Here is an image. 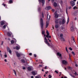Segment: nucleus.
Wrapping results in <instances>:
<instances>
[{
	"instance_id": "f257e3e1",
	"label": "nucleus",
	"mask_w": 78,
	"mask_h": 78,
	"mask_svg": "<svg viewBox=\"0 0 78 78\" xmlns=\"http://www.w3.org/2000/svg\"><path fill=\"white\" fill-rule=\"evenodd\" d=\"M40 25L42 29L43 30V27H44V22H43V19L44 18V14L42 12L40 16Z\"/></svg>"
},
{
	"instance_id": "f03ea898",
	"label": "nucleus",
	"mask_w": 78,
	"mask_h": 78,
	"mask_svg": "<svg viewBox=\"0 0 78 78\" xmlns=\"http://www.w3.org/2000/svg\"><path fill=\"white\" fill-rule=\"evenodd\" d=\"M44 42L45 43L47 44V45H48V46H50V43H48V42L47 41V38H46V37H44Z\"/></svg>"
},
{
	"instance_id": "7ed1b4c3",
	"label": "nucleus",
	"mask_w": 78,
	"mask_h": 78,
	"mask_svg": "<svg viewBox=\"0 0 78 78\" xmlns=\"http://www.w3.org/2000/svg\"><path fill=\"white\" fill-rule=\"evenodd\" d=\"M46 33L47 34L46 36V37H47L48 38V37H49V38H51V36H49V32H48V30H47Z\"/></svg>"
},
{
	"instance_id": "20e7f679",
	"label": "nucleus",
	"mask_w": 78,
	"mask_h": 78,
	"mask_svg": "<svg viewBox=\"0 0 78 78\" xmlns=\"http://www.w3.org/2000/svg\"><path fill=\"white\" fill-rule=\"evenodd\" d=\"M70 4L72 6H75V2L73 1H71L70 2Z\"/></svg>"
},
{
	"instance_id": "39448f33",
	"label": "nucleus",
	"mask_w": 78,
	"mask_h": 78,
	"mask_svg": "<svg viewBox=\"0 0 78 78\" xmlns=\"http://www.w3.org/2000/svg\"><path fill=\"white\" fill-rule=\"evenodd\" d=\"M62 64H65V65H66V64H68V62H67V61L65 60H62Z\"/></svg>"
},
{
	"instance_id": "423d86ee",
	"label": "nucleus",
	"mask_w": 78,
	"mask_h": 78,
	"mask_svg": "<svg viewBox=\"0 0 78 78\" xmlns=\"http://www.w3.org/2000/svg\"><path fill=\"white\" fill-rule=\"evenodd\" d=\"M70 29L72 31H74V30H75V29L74 28V25H73V24H72Z\"/></svg>"
},
{
	"instance_id": "0eeeda50",
	"label": "nucleus",
	"mask_w": 78,
	"mask_h": 78,
	"mask_svg": "<svg viewBox=\"0 0 78 78\" xmlns=\"http://www.w3.org/2000/svg\"><path fill=\"white\" fill-rule=\"evenodd\" d=\"M40 2H41L42 3V6H44V5L45 4V0H39Z\"/></svg>"
},
{
	"instance_id": "6e6552de",
	"label": "nucleus",
	"mask_w": 78,
	"mask_h": 78,
	"mask_svg": "<svg viewBox=\"0 0 78 78\" xmlns=\"http://www.w3.org/2000/svg\"><path fill=\"white\" fill-rule=\"evenodd\" d=\"M57 55L58 56H60L61 59H62V55L61 54H60L59 52H58L57 53Z\"/></svg>"
},
{
	"instance_id": "1a4fd4ad",
	"label": "nucleus",
	"mask_w": 78,
	"mask_h": 78,
	"mask_svg": "<svg viewBox=\"0 0 78 78\" xmlns=\"http://www.w3.org/2000/svg\"><path fill=\"white\" fill-rule=\"evenodd\" d=\"M45 9L46 10H49V9H51V6L46 7L45 8Z\"/></svg>"
},
{
	"instance_id": "9d476101",
	"label": "nucleus",
	"mask_w": 78,
	"mask_h": 78,
	"mask_svg": "<svg viewBox=\"0 0 78 78\" xmlns=\"http://www.w3.org/2000/svg\"><path fill=\"white\" fill-rule=\"evenodd\" d=\"M55 18H58V14L56 13V12H55Z\"/></svg>"
},
{
	"instance_id": "9b49d317",
	"label": "nucleus",
	"mask_w": 78,
	"mask_h": 78,
	"mask_svg": "<svg viewBox=\"0 0 78 78\" xmlns=\"http://www.w3.org/2000/svg\"><path fill=\"white\" fill-rule=\"evenodd\" d=\"M31 73L34 75V76H35L36 75V73L34 71H32L31 72Z\"/></svg>"
},
{
	"instance_id": "f8f14e48",
	"label": "nucleus",
	"mask_w": 78,
	"mask_h": 78,
	"mask_svg": "<svg viewBox=\"0 0 78 78\" xmlns=\"http://www.w3.org/2000/svg\"><path fill=\"white\" fill-rule=\"evenodd\" d=\"M47 17L48 19L50 20V15H49L48 14L47 15Z\"/></svg>"
},
{
	"instance_id": "ddd939ff",
	"label": "nucleus",
	"mask_w": 78,
	"mask_h": 78,
	"mask_svg": "<svg viewBox=\"0 0 78 78\" xmlns=\"http://www.w3.org/2000/svg\"><path fill=\"white\" fill-rule=\"evenodd\" d=\"M16 50H19L20 48V46H16L15 47Z\"/></svg>"
},
{
	"instance_id": "4468645a",
	"label": "nucleus",
	"mask_w": 78,
	"mask_h": 78,
	"mask_svg": "<svg viewBox=\"0 0 78 78\" xmlns=\"http://www.w3.org/2000/svg\"><path fill=\"white\" fill-rule=\"evenodd\" d=\"M48 24H49L48 22H46V28H47V27H48Z\"/></svg>"
},
{
	"instance_id": "2eb2a0df",
	"label": "nucleus",
	"mask_w": 78,
	"mask_h": 78,
	"mask_svg": "<svg viewBox=\"0 0 78 78\" xmlns=\"http://www.w3.org/2000/svg\"><path fill=\"white\" fill-rule=\"evenodd\" d=\"M16 56L17 57H20V54L19 53H16Z\"/></svg>"
},
{
	"instance_id": "dca6fc26",
	"label": "nucleus",
	"mask_w": 78,
	"mask_h": 78,
	"mask_svg": "<svg viewBox=\"0 0 78 78\" xmlns=\"http://www.w3.org/2000/svg\"><path fill=\"white\" fill-rule=\"evenodd\" d=\"M72 39L73 41V42H75V38H74L73 37H72Z\"/></svg>"
},
{
	"instance_id": "f3484780",
	"label": "nucleus",
	"mask_w": 78,
	"mask_h": 78,
	"mask_svg": "<svg viewBox=\"0 0 78 78\" xmlns=\"http://www.w3.org/2000/svg\"><path fill=\"white\" fill-rule=\"evenodd\" d=\"M13 72H14L16 76H17V74H16V71L15 70L13 69Z\"/></svg>"
},
{
	"instance_id": "a211bd4d",
	"label": "nucleus",
	"mask_w": 78,
	"mask_h": 78,
	"mask_svg": "<svg viewBox=\"0 0 78 78\" xmlns=\"http://www.w3.org/2000/svg\"><path fill=\"white\" fill-rule=\"evenodd\" d=\"M54 6L55 7H56L57 6V4L56 2H54Z\"/></svg>"
},
{
	"instance_id": "6ab92c4d",
	"label": "nucleus",
	"mask_w": 78,
	"mask_h": 78,
	"mask_svg": "<svg viewBox=\"0 0 78 78\" xmlns=\"http://www.w3.org/2000/svg\"><path fill=\"white\" fill-rule=\"evenodd\" d=\"M55 27L56 28H58V27H59V25L56 24V25H55Z\"/></svg>"
},
{
	"instance_id": "aec40b11",
	"label": "nucleus",
	"mask_w": 78,
	"mask_h": 78,
	"mask_svg": "<svg viewBox=\"0 0 78 78\" xmlns=\"http://www.w3.org/2000/svg\"><path fill=\"white\" fill-rule=\"evenodd\" d=\"M5 24V22H4L2 21L1 22V25H3Z\"/></svg>"
},
{
	"instance_id": "412c9836",
	"label": "nucleus",
	"mask_w": 78,
	"mask_h": 78,
	"mask_svg": "<svg viewBox=\"0 0 78 78\" xmlns=\"http://www.w3.org/2000/svg\"><path fill=\"white\" fill-rule=\"evenodd\" d=\"M28 70L30 71L31 70V68H30V67H28L27 68Z\"/></svg>"
},
{
	"instance_id": "4be33fe9",
	"label": "nucleus",
	"mask_w": 78,
	"mask_h": 78,
	"mask_svg": "<svg viewBox=\"0 0 78 78\" xmlns=\"http://www.w3.org/2000/svg\"><path fill=\"white\" fill-rule=\"evenodd\" d=\"M62 24H64V23H65V20H64V19L62 20Z\"/></svg>"
},
{
	"instance_id": "5701e85b",
	"label": "nucleus",
	"mask_w": 78,
	"mask_h": 78,
	"mask_svg": "<svg viewBox=\"0 0 78 78\" xmlns=\"http://www.w3.org/2000/svg\"><path fill=\"white\" fill-rule=\"evenodd\" d=\"M61 40L62 41H65V39H64V38L63 37L62 38H61Z\"/></svg>"
},
{
	"instance_id": "b1692460",
	"label": "nucleus",
	"mask_w": 78,
	"mask_h": 78,
	"mask_svg": "<svg viewBox=\"0 0 78 78\" xmlns=\"http://www.w3.org/2000/svg\"><path fill=\"white\" fill-rule=\"evenodd\" d=\"M21 62H23V63H25V60L23 59H22L21 60Z\"/></svg>"
},
{
	"instance_id": "393cba45",
	"label": "nucleus",
	"mask_w": 78,
	"mask_h": 78,
	"mask_svg": "<svg viewBox=\"0 0 78 78\" xmlns=\"http://www.w3.org/2000/svg\"><path fill=\"white\" fill-rule=\"evenodd\" d=\"M6 26H7V25H4L3 26V28L4 29H5L6 28Z\"/></svg>"
},
{
	"instance_id": "a878e982",
	"label": "nucleus",
	"mask_w": 78,
	"mask_h": 78,
	"mask_svg": "<svg viewBox=\"0 0 78 78\" xmlns=\"http://www.w3.org/2000/svg\"><path fill=\"white\" fill-rule=\"evenodd\" d=\"M61 30H65V28H64V27L62 26L61 27Z\"/></svg>"
},
{
	"instance_id": "bb28decb",
	"label": "nucleus",
	"mask_w": 78,
	"mask_h": 78,
	"mask_svg": "<svg viewBox=\"0 0 78 78\" xmlns=\"http://www.w3.org/2000/svg\"><path fill=\"white\" fill-rule=\"evenodd\" d=\"M7 51H8L9 50H10L11 49H10V48H9V47H7Z\"/></svg>"
},
{
	"instance_id": "cd10ccee",
	"label": "nucleus",
	"mask_w": 78,
	"mask_h": 78,
	"mask_svg": "<svg viewBox=\"0 0 78 78\" xmlns=\"http://www.w3.org/2000/svg\"><path fill=\"white\" fill-rule=\"evenodd\" d=\"M7 35L9 36H11V34H10V33H9V32H8L7 33Z\"/></svg>"
},
{
	"instance_id": "c85d7f7f",
	"label": "nucleus",
	"mask_w": 78,
	"mask_h": 78,
	"mask_svg": "<svg viewBox=\"0 0 78 78\" xmlns=\"http://www.w3.org/2000/svg\"><path fill=\"white\" fill-rule=\"evenodd\" d=\"M11 44H14V40H12L11 41Z\"/></svg>"
},
{
	"instance_id": "c756f323",
	"label": "nucleus",
	"mask_w": 78,
	"mask_h": 78,
	"mask_svg": "<svg viewBox=\"0 0 78 78\" xmlns=\"http://www.w3.org/2000/svg\"><path fill=\"white\" fill-rule=\"evenodd\" d=\"M59 25H61V24H62V21H60L59 22Z\"/></svg>"
},
{
	"instance_id": "7c9ffc66",
	"label": "nucleus",
	"mask_w": 78,
	"mask_h": 78,
	"mask_svg": "<svg viewBox=\"0 0 78 78\" xmlns=\"http://www.w3.org/2000/svg\"><path fill=\"white\" fill-rule=\"evenodd\" d=\"M68 9H67V8L66 9V12L67 14H68V11L67 10Z\"/></svg>"
},
{
	"instance_id": "2f4dec72",
	"label": "nucleus",
	"mask_w": 78,
	"mask_h": 78,
	"mask_svg": "<svg viewBox=\"0 0 78 78\" xmlns=\"http://www.w3.org/2000/svg\"><path fill=\"white\" fill-rule=\"evenodd\" d=\"M63 36V34H61L60 35V37H61V38H62V37H62V36Z\"/></svg>"
},
{
	"instance_id": "473e14b6",
	"label": "nucleus",
	"mask_w": 78,
	"mask_h": 78,
	"mask_svg": "<svg viewBox=\"0 0 78 78\" xmlns=\"http://www.w3.org/2000/svg\"><path fill=\"white\" fill-rule=\"evenodd\" d=\"M8 51L9 52V53H10V54H11V53H12V51H11V50H9Z\"/></svg>"
},
{
	"instance_id": "72a5a7b5",
	"label": "nucleus",
	"mask_w": 78,
	"mask_h": 78,
	"mask_svg": "<svg viewBox=\"0 0 78 78\" xmlns=\"http://www.w3.org/2000/svg\"><path fill=\"white\" fill-rule=\"evenodd\" d=\"M9 3H12V0H10L9 1Z\"/></svg>"
},
{
	"instance_id": "f704fd0d",
	"label": "nucleus",
	"mask_w": 78,
	"mask_h": 78,
	"mask_svg": "<svg viewBox=\"0 0 78 78\" xmlns=\"http://www.w3.org/2000/svg\"><path fill=\"white\" fill-rule=\"evenodd\" d=\"M77 8H78L76 7V6L74 7L73 8V9H77Z\"/></svg>"
},
{
	"instance_id": "c9c22d12",
	"label": "nucleus",
	"mask_w": 78,
	"mask_h": 78,
	"mask_svg": "<svg viewBox=\"0 0 78 78\" xmlns=\"http://www.w3.org/2000/svg\"><path fill=\"white\" fill-rule=\"evenodd\" d=\"M66 51L68 53H69V52L68 51V50H67V47H66Z\"/></svg>"
},
{
	"instance_id": "e433bc0d",
	"label": "nucleus",
	"mask_w": 78,
	"mask_h": 78,
	"mask_svg": "<svg viewBox=\"0 0 78 78\" xmlns=\"http://www.w3.org/2000/svg\"><path fill=\"white\" fill-rule=\"evenodd\" d=\"M55 22L56 23H58V20H56L55 21Z\"/></svg>"
},
{
	"instance_id": "4c0bfd02",
	"label": "nucleus",
	"mask_w": 78,
	"mask_h": 78,
	"mask_svg": "<svg viewBox=\"0 0 78 78\" xmlns=\"http://www.w3.org/2000/svg\"><path fill=\"white\" fill-rule=\"evenodd\" d=\"M51 77H52V76H51V75H49L48 76V77L49 78H51Z\"/></svg>"
},
{
	"instance_id": "58836bf2",
	"label": "nucleus",
	"mask_w": 78,
	"mask_h": 78,
	"mask_svg": "<svg viewBox=\"0 0 78 78\" xmlns=\"http://www.w3.org/2000/svg\"><path fill=\"white\" fill-rule=\"evenodd\" d=\"M60 3L61 5H62V0L60 1Z\"/></svg>"
},
{
	"instance_id": "ea45409f",
	"label": "nucleus",
	"mask_w": 78,
	"mask_h": 78,
	"mask_svg": "<svg viewBox=\"0 0 78 78\" xmlns=\"http://www.w3.org/2000/svg\"><path fill=\"white\" fill-rule=\"evenodd\" d=\"M44 31H42V34L44 35Z\"/></svg>"
},
{
	"instance_id": "a19ab883",
	"label": "nucleus",
	"mask_w": 78,
	"mask_h": 78,
	"mask_svg": "<svg viewBox=\"0 0 78 78\" xmlns=\"http://www.w3.org/2000/svg\"><path fill=\"white\" fill-rule=\"evenodd\" d=\"M69 50H70L71 51H72V48H71V47H70L69 48Z\"/></svg>"
},
{
	"instance_id": "79ce46f5",
	"label": "nucleus",
	"mask_w": 78,
	"mask_h": 78,
	"mask_svg": "<svg viewBox=\"0 0 78 78\" xmlns=\"http://www.w3.org/2000/svg\"><path fill=\"white\" fill-rule=\"evenodd\" d=\"M72 54H73V55H75V53H74V52L73 51L72 52Z\"/></svg>"
},
{
	"instance_id": "37998d69",
	"label": "nucleus",
	"mask_w": 78,
	"mask_h": 78,
	"mask_svg": "<svg viewBox=\"0 0 78 78\" xmlns=\"http://www.w3.org/2000/svg\"><path fill=\"white\" fill-rule=\"evenodd\" d=\"M2 5H3L4 6H6V4H4V3H3L2 4Z\"/></svg>"
},
{
	"instance_id": "c03bdc74",
	"label": "nucleus",
	"mask_w": 78,
	"mask_h": 78,
	"mask_svg": "<svg viewBox=\"0 0 78 78\" xmlns=\"http://www.w3.org/2000/svg\"><path fill=\"white\" fill-rule=\"evenodd\" d=\"M52 11L53 12H55V10L53 9H52Z\"/></svg>"
},
{
	"instance_id": "a18cd8bd",
	"label": "nucleus",
	"mask_w": 78,
	"mask_h": 78,
	"mask_svg": "<svg viewBox=\"0 0 78 78\" xmlns=\"http://www.w3.org/2000/svg\"><path fill=\"white\" fill-rule=\"evenodd\" d=\"M55 72L57 73H58V71H56V70H55Z\"/></svg>"
},
{
	"instance_id": "49530a36",
	"label": "nucleus",
	"mask_w": 78,
	"mask_h": 78,
	"mask_svg": "<svg viewBox=\"0 0 78 78\" xmlns=\"http://www.w3.org/2000/svg\"><path fill=\"white\" fill-rule=\"evenodd\" d=\"M29 55L30 56H31V55H32V53H30L29 54Z\"/></svg>"
},
{
	"instance_id": "de8ad7c7",
	"label": "nucleus",
	"mask_w": 78,
	"mask_h": 78,
	"mask_svg": "<svg viewBox=\"0 0 78 78\" xmlns=\"http://www.w3.org/2000/svg\"><path fill=\"white\" fill-rule=\"evenodd\" d=\"M4 56H5V58H6L7 57V55L6 54Z\"/></svg>"
},
{
	"instance_id": "09e8293b",
	"label": "nucleus",
	"mask_w": 78,
	"mask_h": 78,
	"mask_svg": "<svg viewBox=\"0 0 78 78\" xmlns=\"http://www.w3.org/2000/svg\"><path fill=\"white\" fill-rule=\"evenodd\" d=\"M0 55L1 58H3V57L2 56V55L1 53H0Z\"/></svg>"
},
{
	"instance_id": "8fccbe9b",
	"label": "nucleus",
	"mask_w": 78,
	"mask_h": 78,
	"mask_svg": "<svg viewBox=\"0 0 78 78\" xmlns=\"http://www.w3.org/2000/svg\"><path fill=\"white\" fill-rule=\"evenodd\" d=\"M74 74L76 76V75H77V73H76V72H75Z\"/></svg>"
},
{
	"instance_id": "3c124183",
	"label": "nucleus",
	"mask_w": 78,
	"mask_h": 78,
	"mask_svg": "<svg viewBox=\"0 0 78 78\" xmlns=\"http://www.w3.org/2000/svg\"><path fill=\"white\" fill-rule=\"evenodd\" d=\"M34 57H37V55H36V54H35L34 55Z\"/></svg>"
},
{
	"instance_id": "603ef678",
	"label": "nucleus",
	"mask_w": 78,
	"mask_h": 78,
	"mask_svg": "<svg viewBox=\"0 0 78 78\" xmlns=\"http://www.w3.org/2000/svg\"><path fill=\"white\" fill-rule=\"evenodd\" d=\"M3 42H4L3 41H2L1 44V45H3Z\"/></svg>"
},
{
	"instance_id": "864d4df0",
	"label": "nucleus",
	"mask_w": 78,
	"mask_h": 78,
	"mask_svg": "<svg viewBox=\"0 0 78 78\" xmlns=\"http://www.w3.org/2000/svg\"><path fill=\"white\" fill-rule=\"evenodd\" d=\"M68 69H71V67L70 66H68Z\"/></svg>"
},
{
	"instance_id": "5fc2aeb1",
	"label": "nucleus",
	"mask_w": 78,
	"mask_h": 78,
	"mask_svg": "<svg viewBox=\"0 0 78 78\" xmlns=\"http://www.w3.org/2000/svg\"><path fill=\"white\" fill-rule=\"evenodd\" d=\"M23 70L26 69V68H25V67H23Z\"/></svg>"
},
{
	"instance_id": "6e6d98bb",
	"label": "nucleus",
	"mask_w": 78,
	"mask_h": 78,
	"mask_svg": "<svg viewBox=\"0 0 78 78\" xmlns=\"http://www.w3.org/2000/svg\"><path fill=\"white\" fill-rule=\"evenodd\" d=\"M47 66H45L44 69H47Z\"/></svg>"
},
{
	"instance_id": "4d7b16f0",
	"label": "nucleus",
	"mask_w": 78,
	"mask_h": 78,
	"mask_svg": "<svg viewBox=\"0 0 78 78\" xmlns=\"http://www.w3.org/2000/svg\"><path fill=\"white\" fill-rule=\"evenodd\" d=\"M67 22H69V18H68V21Z\"/></svg>"
},
{
	"instance_id": "13d9d810",
	"label": "nucleus",
	"mask_w": 78,
	"mask_h": 78,
	"mask_svg": "<svg viewBox=\"0 0 78 78\" xmlns=\"http://www.w3.org/2000/svg\"><path fill=\"white\" fill-rule=\"evenodd\" d=\"M4 61L5 62H7V60H6V59H5L4 60Z\"/></svg>"
},
{
	"instance_id": "bf43d9fd",
	"label": "nucleus",
	"mask_w": 78,
	"mask_h": 78,
	"mask_svg": "<svg viewBox=\"0 0 78 78\" xmlns=\"http://www.w3.org/2000/svg\"><path fill=\"white\" fill-rule=\"evenodd\" d=\"M51 1L53 3V2H54V0H51Z\"/></svg>"
},
{
	"instance_id": "052dcab7",
	"label": "nucleus",
	"mask_w": 78,
	"mask_h": 78,
	"mask_svg": "<svg viewBox=\"0 0 78 78\" xmlns=\"http://www.w3.org/2000/svg\"><path fill=\"white\" fill-rule=\"evenodd\" d=\"M70 75L72 77H73V76L71 74H70Z\"/></svg>"
},
{
	"instance_id": "680f3d73",
	"label": "nucleus",
	"mask_w": 78,
	"mask_h": 78,
	"mask_svg": "<svg viewBox=\"0 0 78 78\" xmlns=\"http://www.w3.org/2000/svg\"><path fill=\"white\" fill-rule=\"evenodd\" d=\"M36 78H39V77L37 76H36Z\"/></svg>"
},
{
	"instance_id": "e2e57ef3",
	"label": "nucleus",
	"mask_w": 78,
	"mask_h": 78,
	"mask_svg": "<svg viewBox=\"0 0 78 78\" xmlns=\"http://www.w3.org/2000/svg\"><path fill=\"white\" fill-rule=\"evenodd\" d=\"M31 78H34V76H31Z\"/></svg>"
},
{
	"instance_id": "0e129e2a",
	"label": "nucleus",
	"mask_w": 78,
	"mask_h": 78,
	"mask_svg": "<svg viewBox=\"0 0 78 78\" xmlns=\"http://www.w3.org/2000/svg\"><path fill=\"white\" fill-rule=\"evenodd\" d=\"M38 12H39V8H38Z\"/></svg>"
},
{
	"instance_id": "69168bd1",
	"label": "nucleus",
	"mask_w": 78,
	"mask_h": 78,
	"mask_svg": "<svg viewBox=\"0 0 78 78\" xmlns=\"http://www.w3.org/2000/svg\"><path fill=\"white\" fill-rule=\"evenodd\" d=\"M69 9H71V7L70 6V7H69Z\"/></svg>"
},
{
	"instance_id": "338daca9",
	"label": "nucleus",
	"mask_w": 78,
	"mask_h": 78,
	"mask_svg": "<svg viewBox=\"0 0 78 78\" xmlns=\"http://www.w3.org/2000/svg\"><path fill=\"white\" fill-rule=\"evenodd\" d=\"M8 40H9V41H10V39L9 38H8Z\"/></svg>"
},
{
	"instance_id": "774afa93",
	"label": "nucleus",
	"mask_w": 78,
	"mask_h": 78,
	"mask_svg": "<svg viewBox=\"0 0 78 78\" xmlns=\"http://www.w3.org/2000/svg\"><path fill=\"white\" fill-rule=\"evenodd\" d=\"M76 67L78 66H77V64H76Z\"/></svg>"
}]
</instances>
